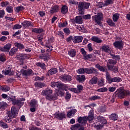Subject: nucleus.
Here are the masks:
<instances>
[{
    "label": "nucleus",
    "mask_w": 130,
    "mask_h": 130,
    "mask_svg": "<svg viewBox=\"0 0 130 130\" xmlns=\"http://www.w3.org/2000/svg\"><path fill=\"white\" fill-rule=\"evenodd\" d=\"M97 91L98 92H101V93H104L105 92H107L108 89H107V87H102L98 89Z\"/></svg>",
    "instance_id": "obj_59"
},
{
    "label": "nucleus",
    "mask_w": 130,
    "mask_h": 130,
    "mask_svg": "<svg viewBox=\"0 0 130 130\" xmlns=\"http://www.w3.org/2000/svg\"><path fill=\"white\" fill-rule=\"evenodd\" d=\"M98 83L99 87H103V86H104V79H101L100 80L98 81Z\"/></svg>",
    "instance_id": "obj_61"
},
{
    "label": "nucleus",
    "mask_w": 130,
    "mask_h": 130,
    "mask_svg": "<svg viewBox=\"0 0 130 130\" xmlns=\"http://www.w3.org/2000/svg\"><path fill=\"white\" fill-rule=\"evenodd\" d=\"M21 25L24 27V28H28L30 26H32V22L29 21L24 20L21 23Z\"/></svg>",
    "instance_id": "obj_34"
},
{
    "label": "nucleus",
    "mask_w": 130,
    "mask_h": 130,
    "mask_svg": "<svg viewBox=\"0 0 130 130\" xmlns=\"http://www.w3.org/2000/svg\"><path fill=\"white\" fill-rule=\"evenodd\" d=\"M124 42L122 40L116 41L113 43V46L117 49H122Z\"/></svg>",
    "instance_id": "obj_11"
},
{
    "label": "nucleus",
    "mask_w": 130,
    "mask_h": 130,
    "mask_svg": "<svg viewBox=\"0 0 130 130\" xmlns=\"http://www.w3.org/2000/svg\"><path fill=\"white\" fill-rule=\"evenodd\" d=\"M83 56V58L85 60H88V59H90V58H92V54H88L87 55V51L85 50V49L82 48L80 50Z\"/></svg>",
    "instance_id": "obj_14"
},
{
    "label": "nucleus",
    "mask_w": 130,
    "mask_h": 130,
    "mask_svg": "<svg viewBox=\"0 0 130 130\" xmlns=\"http://www.w3.org/2000/svg\"><path fill=\"white\" fill-rule=\"evenodd\" d=\"M101 96L99 95H93L89 98V100L91 101H95V100H100Z\"/></svg>",
    "instance_id": "obj_47"
},
{
    "label": "nucleus",
    "mask_w": 130,
    "mask_h": 130,
    "mask_svg": "<svg viewBox=\"0 0 130 130\" xmlns=\"http://www.w3.org/2000/svg\"><path fill=\"white\" fill-rule=\"evenodd\" d=\"M98 82V78L97 77H93L89 81V85H96Z\"/></svg>",
    "instance_id": "obj_35"
},
{
    "label": "nucleus",
    "mask_w": 130,
    "mask_h": 130,
    "mask_svg": "<svg viewBox=\"0 0 130 130\" xmlns=\"http://www.w3.org/2000/svg\"><path fill=\"white\" fill-rule=\"evenodd\" d=\"M77 74H79L80 75H83L86 73V68H80L79 69L76 71Z\"/></svg>",
    "instance_id": "obj_51"
},
{
    "label": "nucleus",
    "mask_w": 130,
    "mask_h": 130,
    "mask_svg": "<svg viewBox=\"0 0 130 130\" xmlns=\"http://www.w3.org/2000/svg\"><path fill=\"white\" fill-rule=\"evenodd\" d=\"M68 11H69V8L68 7V6H67V5H63L62 6L61 9V14H62L63 15H66V14L68 13Z\"/></svg>",
    "instance_id": "obj_37"
},
{
    "label": "nucleus",
    "mask_w": 130,
    "mask_h": 130,
    "mask_svg": "<svg viewBox=\"0 0 130 130\" xmlns=\"http://www.w3.org/2000/svg\"><path fill=\"white\" fill-rule=\"evenodd\" d=\"M1 89L2 91H4V92H8L10 91V86H1Z\"/></svg>",
    "instance_id": "obj_60"
},
{
    "label": "nucleus",
    "mask_w": 130,
    "mask_h": 130,
    "mask_svg": "<svg viewBox=\"0 0 130 130\" xmlns=\"http://www.w3.org/2000/svg\"><path fill=\"white\" fill-rule=\"evenodd\" d=\"M78 111L77 109H72L68 113H67V116L68 117H72V115H75L76 114V113Z\"/></svg>",
    "instance_id": "obj_39"
},
{
    "label": "nucleus",
    "mask_w": 130,
    "mask_h": 130,
    "mask_svg": "<svg viewBox=\"0 0 130 130\" xmlns=\"http://www.w3.org/2000/svg\"><path fill=\"white\" fill-rule=\"evenodd\" d=\"M35 87H38V88H43V87H45V83L41 82H37L35 83Z\"/></svg>",
    "instance_id": "obj_44"
},
{
    "label": "nucleus",
    "mask_w": 130,
    "mask_h": 130,
    "mask_svg": "<svg viewBox=\"0 0 130 130\" xmlns=\"http://www.w3.org/2000/svg\"><path fill=\"white\" fill-rule=\"evenodd\" d=\"M60 80L62 82H70L72 80V77L69 75L64 74L60 76Z\"/></svg>",
    "instance_id": "obj_17"
},
{
    "label": "nucleus",
    "mask_w": 130,
    "mask_h": 130,
    "mask_svg": "<svg viewBox=\"0 0 130 130\" xmlns=\"http://www.w3.org/2000/svg\"><path fill=\"white\" fill-rule=\"evenodd\" d=\"M55 118H57L58 120H63L66 118V113L64 112H56L54 114Z\"/></svg>",
    "instance_id": "obj_12"
},
{
    "label": "nucleus",
    "mask_w": 130,
    "mask_h": 130,
    "mask_svg": "<svg viewBox=\"0 0 130 130\" xmlns=\"http://www.w3.org/2000/svg\"><path fill=\"white\" fill-rule=\"evenodd\" d=\"M109 118H110V120L115 121V120H117V119H118V115L115 113H113L109 115Z\"/></svg>",
    "instance_id": "obj_32"
},
{
    "label": "nucleus",
    "mask_w": 130,
    "mask_h": 130,
    "mask_svg": "<svg viewBox=\"0 0 130 130\" xmlns=\"http://www.w3.org/2000/svg\"><path fill=\"white\" fill-rule=\"evenodd\" d=\"M91 20L99 26H101L102 25L101 21L103 20V13L101 12L98 13L97 15L92 16Z\"/></svg>",
    "instance_id": "obj_7"
},
{
    "label": "nucleus",
    "mask_w": 130,
    "mask_h": 130,
    "mask_svg": "<svg viewBox=\"0 0 130 130\" xmlns=\"http://www.w3.org/2000/svg\"><path fill=\"white\" fill-rule=\"evenodd\" d=\"M86 117V121L87 123V121H92L93 119H94V113H93V111H90V112L88 113V116H85Z\"/></svg>",
    "instance_id": "obj_25"
},
{
    "label": "nucleus",
    "mask_w": 130,
    "mask_h": 130,
    "mask_svg": "<svg viewBox=\"0 0 130 130\" xmlns=\"http://www.w3.org/2000/svg\"><path fill=\"white\" fill-rule=\"evenodd\" d=\"M76 24H83V18L81 16H77L76 17Z\"/></svg>",
    "instance_id": "obj_40"
},
{
    "label": "nucleus",
    "mask_w": 130,
    "mask_h": 130,
    "mask_svg": "<svg viewBox=\"0 0 130 130\" xmlns=\"http://www.w3.org/2000/svg\"><path fill=\"white\" fill-rule=\"evenodd\" d=\"M107 67L109 71H111L113 73L115 74H117L118 73V68L116 66H111L109 64H107Z\"/></svg>",
    "instance_id": "obj_20"
},
{
    "label": "nucleus",
    "mask_w": 130,
    "mask_h": 130,
    "mask_svg": "<svg viewBox=\"0 0 130 130\" xmlns=\"http://www.w3.org/2000/svg\"><path fill=\"white\" fill-rule=\"evenodd\" d=\"M57 68H52L47 72L46 77H50V76L55 75V74H57Z\"/></svg>",
    "instance_id": "obj_15"
},
{
    "label": "nucleus",
    "mask_w": 130,
    "mask_h": 130,
    "mask_svg": "<svg viewBox=\"0 0 130 130\" xmlns=\"http://www.w3.org/2000/svg\"><path fill=\"white\" fill-rule=\"evenodd\" d=\"M32 32L36 33L37 34H40V33H43V32H45V30L42 28H32Z\"/></svg>",
    "instance_id": "obj_33"
},
{
    "label": "nucleus",
    "mask_w": 130,
    "mask_h": 130,
    "mask_svg": "<svg viewBox=\"0 0 130 130\" xmlns=\"http://www.w3.org/2000/svg\"><path fill=\"white\" fill-rule=\"evenodd\" d=\"M84 38L82 36H75L73 39V43H80L83 41Z\"/></svg>",
    "instance_id": "obj_26"
},
{
    "label": "nucleus",
    "mask_w": 130,
    "mask_h": 130,
    "mask_svg": "<svg viewBox=\"0 0 130 130\" xmlns=\"http://www.w3.org/2000/svg\"><path fill=\"white\" fill-rule=\"evenodd\" d=\"M36 66L39 68H41V69L43 70V71H47V69H46V64H45L44 63L40 62H36Z\"/></svg>",
    "instance_id": "obj_31"
},
{
    "label": "nucleus",
    "mask_w": 130,
    "mask_h": 130,
    "mask_svg": "<svg viewBox=\"0 0 130 130\" xmlns=\"http://www.w3.org/2000/svg\"><path fill=\"white\" fill-rule=\"evenodd\" d=\"M7 60V58L6 57V55L4 53L0 54V61L2 62H5Z\"/></svg>",
    "instance_id": "obj_56"
},
{
    "label": "nucleus",
    "mask_w": 130,
    "mask_h": 130,
    "mask_svg": "<svg viewBox=\"0 0 130 130\" xmlns=\"http://www.w3.org/2000/svg\"><path fill=\"white\" fill-rule=\"evenodd\" d=\"M68 26V21H65L63 23L60 22L58 23V27L60 28H63Z\"/></svg>",
    "instance_id": "obj_58"
},
{
    "label": "nucleus",
    "mask_w": 130,
    "mask_h": 130,
    "mask_svg": "<svg viewBox=\"0 0 130 130\" xmlns=\"http://www.w3.org/2000/svg\"><path fill=\"white\" fill-rule=\"evenodd\" d=\"M22 28V25L20 24H15L13 26L12 29L13 30H17L18 29H21Z\"/></svg>",
    "instance_id": "obj_63"
},
{
    "label": "nucleus",
    "mask_w": 130,
    "mask_h": 130,
    "mask_svg": "<svg viewBox=\"0 0 130 130\" xmlns=\"http://www.w3.org/2000/svg\"><path fill=\"white\" fill-rule=\"evenodd\" d=\"M29 130H41V128L37 127L36 126H30L28 127Z\"/></svg>",
    "instance_id": "obj_64"
},
{
    "label": "nucleus",
    "mask_w": 130,
    "mask_h": 130,
    "mask_svg": "<svg viewBox=\"0 0 130 130\" xmlns=\"http://www.w3.org/2000/svg\"><path fill=\"white\" fill-rule=\"evenodd\" d=\"M68 54L70 55V56H71V57H75L77 54V51H76V49H72L68 51Z\"/></svg>",
    "instance_id": "obj_38"
},
{
    "label": "nucleus",
    "mask_w": 130,
    "mask_h": 130,
    "mask_svg": "<svg viewBox=\"0 0 130 130\" xmlns=\"http://www.w3.org/2000/svg\"><path fill=\"white\" fill-rule=\"evenodd\" d=\"M101 50L103 52H106V53H109L110 54L111 53V51L110 50V47H109V45H104L101 47Z\"/></svg>",
    "instance_id": "obj_22"
},
{
    "label": "nucleus",
    "mask_w": 130,
    "mask_h": 130,
    "mask_svg": "<svg viewBox=\"0 0 130 130\" xmlns=\"http://www.w3.org/2000/svg\"><path fill=\"white\" fill-rule=\"evenodd\" d=\"M42 40H43V34H41L40 36H38V40L39 41V42L41 43V44H42L43 43V42L42 41Z\"/></svg>",
    "instance_id": "obj_62"
},
{
    "label": "nucleus",
    "mask_w": 130,
    "mask_h": 130,
    "mask_svg": "<svg viewBox=\"0 0 130 130\" xmlns=\"http://www.w3.org/2000/svg\"><path fill=\"white\" fill-rule=\"evenodd\" d=\"M6 99L7 100L11 101V102H12L13 105H16V106H19V107H22V106L24 105V102H23L26 100V99H25L24 98L20 99L19 100H17L16 99V96L10 97L8 95Z\"/></svg>",
    "instance_id": "obj_3"
},
{
    "label": "nucleus",
    "mask_w": 130,
    "mask_h": 130,
    "mask_svg": "<svg viewBox=\"0 0 130 130\" xmlns=\"http://www.w3.org/2000/svg\"><path fill=\"white\" fill-rule=\"evenodd\" d=\"M113 3H114L113 0H106L104 4V7H107V6H109V5H112Z\"/></svg>",
    "instance_id": "obj_57"
},
{
    "label": "nucleus",
    "mask_w": 130,
    "mask_h": 130,
    "mask_svg": "<svg viewBox=\"0 0 130 130\" xmlns=\"http://www.w3.org/2000/svg\"><path fill=\"white\" fill-rule=\"evenodd\" d=\"M90 8V3L85 2H79L78 5V10L80 15H84L85 10H88Z\"/></svg>",
    "instance_id": "obj_4"
},
{
    "label": "nucleus",
    "mask_w": 130,
    "mask_h": 130,
    "mask_svg": "<svg viewBox=\"0 0 130 130\" xmlns=\"http://www.w3.org/2000/svg\"><path fill=\"white\" fill-rule=\"evenodd\" d=\"M15 46H16L18 48V49H24V45L21 44L20 43L16 42L14 43Z\"/></svg>",
    "instance_id": "obj_48"
},
{
    "label": "nucleus",
    "mask_w": 130,
    "mask_h": 130,
    "mask_svg": "<svg viewBox=\"0 0 130 130\" xmlns=\"http://www.w3.org/2000/svg\"><path fill=\"white\" fill-rule=\"evenodd\" d=\"M99 122H101L102 124H107V120L105 117L102 116H99L97 117Z\"/></svg>",
    "instance_id": "obj_29"
},
{
    "label": "nucleus",
    "mask_w": 130,
    "mask_h": 130,
    "mask_svg": "<svg viewBox=\"0 0 130 130\" xmlns=\"http://www.w3.org/2000/svg\"><path fill=\"white\" fill-rule=\"evenodd\" d=\"M17 51H18V48H13L11 49L10 51L9 52V55L11 56H13L14 54H16L17 53Z\"/></svg>",
    "instance_id": "obj_45"
},
{
    "label": "nucleus",
    "mask_w": 130,
    "mask_h": 130,
    "mask_svg": "<svg viewBox=\"0 0 130 130\" xmlns=\"http://www.w3.org/2000/svg\"><path fill=\"white\" fill-rule=\"evenodd\" d=\"M119 16H120V15L118 13L114 14L112 17L113 21L116 23V22L118 21V19H119Z\"/></svg>",
    "instance_id": "obj_43"
},
{
    "label": "nucleus",
    "mask_w": 130,
    "mask_h": 130,
    "mask_svg": "<svg viewBox=\"0 0 130 130\" xmlns=\"http://www.w3.org/2000/svg\"><path fill=\"white\" fill-rule=\"evenodd\" d=\"M20 72L25 77H27L28 76H34V73L33 72V70L30 69H28L26 70L22 69Z\"/></svg>",
    "instance_id": "obj_13"
},
{
    "label": "nucleus",
    "mask_w": 130,
    "mask_h": 130,
    "mask_svg": "<svg viewBox=\"0 0 130 130\" xmlns=\"http://www.w3.org/2000/svg\"><path fill=\"white\" fill-rule=\"evenodd\" d=\"M13 118H14V117L12 116V114L11 113V112H8L7 113V116L5 118V120L8 123H10V122H12V120H13Z\"/></svg>",
    "instance_id": "obj_28"
},
{
    "label": "nucleus",
    "mask_w": 130,
    "mask_h": 130,
    "mask_svg": "<svg viewBox=\"0 0 130 130\" xmlns=\"http://www.w3.org/2000/svg\"><path fill=\"white\" fill-rule=\"evenodd\" d=\"M83 87L82 85H77V88H69V90L73 92L74 93H76V94H80L83 91Z\"/></svg>",
    "instance_id": "obj_9"
},
{
    "label": "nucleus",
    "mask_w": 130,
    "mask_h": 130,
    "mask_svg": "<svg viewBox=\"0 0 130 130\" xmlns=\"http://www.w3.org/2000/svg\"><path fill=\"white\" fill-rule=\"evenodd\" d=\"M51 86L52 88H57L58 89H61L63 91H68L69 87L67 84L62 83L61 82H53L51 83Z\"/></svg>",
    "instance_id": "obj_5"
},
{
    "label": "nucleus",
    "mask_w": 130,
    "mask_h": 130,
    "mask_svg": "<svg viewBox=\"0 0 130 130\" xmlns=\"http://www.w3.org/2000/svg\"><path fill=\"white\" fill-rule=\"evenodd\" d=\"M2 73L5 76H14V72L12 71V69L10 67H8L5 70H3Z\"/></svg>",
    "instance_id": "obj_18"
},
{
    "label": "nucleus",
    "mask_w": 130,
    "mask_h": 130,
    "mask_svg": "<svg viewBox=\"0 0 130 130\" xmlns=\"http://www.w3.org/2000/svg\"><path fill=\"white\" fill-rule=\"evenodd\" d=\"M59 9V7L58 5L52 6L50 9V14H54V13H57V12H58Z\"/></svg>",
    "instance_id": "obj_30"
},
{
    "label": "nucleus",
    "mask_w": 130,
    "mask_h": 130,
    "mask_svg": "<svg viewBox=\"0 0 130 130\" xmlns=\"http://www.w3.org/2000/svg\"><path fill=\"white\" fill-rule=\"evenodd\" d=\"M6 12L9 14L14 12V7L12 6H9L6 7Z\"/></svg>",
    "instance_id": "obj_52"
},
{
    "label": "nucleus",
    "mask_w": 130,
    "mask_h": 130,
    "mask_svg": "<svg viewBox=\"0 0 130 130\" xmlns=\"http://www.w3.org/2000/svg\"><path fill=\"white\" fill-rule=\"evenodd\" d=\"M91 40V41H93V42H95L96 43H102V40L96 36H92Z\"/></svg>",
    "instance_id": "obj_36"
},
{
    "label": "nucleus",
    "mask_w": 130,
    "mask_h": 130,
    "mask_svg": "<svg viewBox=\"0 0 130 130\" xmlns=\"http://www.w3.org/2000/svg\"><path fill=\"white\" fill-rule=\"evenodd\" d=\"M0 126L3 127V128H8L9 125L7 124V123L4 122L3 120L0 121Z\"/></svg>",
    "instance_id": "obj_50"
},
{
    "label": "nucleus",
    "mask_w": 130,
    "mask_h": 130,
    "mask_svg": "<svg viewBox=\"0 0 130 130\" xmlns=\"http://www.w3.org/2000/svg\"><path fill=\"white\" fill-rule=\"evenodd\" d=\"M117 63V60L116 59H109L107 62V64H110V66H115Z\"/></svg>",
    "instance_id": "obj_42"
},
{
    "label": "nucleus",
    "mask_w": 130,
    "mask_h": 130,
    "mask_svg": "<svg viewBox=\"0 0 130 130\" xmlns=\"http://www.w3.org/2000/svg\"><path fill=\"white\" fill-rule=\"evenodd\" d=\"M76 80L79 83H83L86 81V76L85 75H77L76 76Z\"/></svg>",
    "instance_id": "obj_27"
},
{
    "label": "nucleus",
    "mask_w": 130,
    "mask_h": 130,
    "mask_svg": "<svg viewBox=\"0 0 130 130\" xmlns=\"http://www.w3.org/2000/svg\"><path fill=\"white\" fill-rule=\"evenodd\" d=\"M8 107V104L4 102H0V109L1 110H4L6 109Z\"/></svg>",
    "instance_id": "obj_41"
},
{
    "label": "nucleus",
    "mask_w": 130,
    "mask_h": 130,
    "mask_svg": "<svg viewBox=\"0 0 130 130\" xmlns=\"http://www.w3.org/2000/svg\"><path fill=\"white\" fill-rule=\"evenodd\" d=\"M10 113L11 114V116H13V118H16V117H17V114L19 113V111H18V110H17L16 107L13 106L11 108V112H10Z\"/></svg>",
    "instance_id": "obj_24"
},
{
    "label": "nucleus",
    "mask_w": 130,
    "mask_h": 130,
    "mask_svg": "<svg viewBox=\"0 0 130 130\" xmlns=\"http://www.w3.org/2000/svg\"><path fill=\"white\" fill-rule=\"evenodd\" d=\"M11 47L12 44L8 43L5 45L3 47H1V51H2V52H9Z\"/></svg>",
    "instance_id": "obj_19"
},
{
    "label": "nucleus",
    "mask_w": 130,
    "mask_h": 130,
    "mask_svg": "<svg viewBox=\"0 0 130 130\" xmlns=\"http://www.w3.org/2000/svg\"><path fill=\"white\" fill-rule=\"evenodd\" d=\"M40 58L43 59L44 61L47 62L49 59H50V55L48 53L42 54L40 55Z\"/></svg>",
    "instance_id": "obj_21"
},
{
    "label": "nucleus",
    "mask_w": 130,
    "mask_h": 130,
    "mask_svg": "<svg viewBox=\"0 0 130 130\" xmlns=\"http://www.w3.org/2000/svg\"><path fill=\"white\" fill-rule=\"evenodd\" d=\"M64 95V91L63 89H61V88H58L57 90H56L55 93L54 94V100H56L57 98L59 96L62 97Z\"/></svg>",
    "instance_id": "obj_10"
},
{
    "label": "nucleus",
    "mask_w": 130,
    "mask_h": 130,
    "mask_svg": "<svg viewBox=\"0 0 130 130\" xmlns=\"http://www.w3.org/2000/svg\"><path fill=\"white\" fill-rule=\"evenodd\" d=\"M110 55H111V56H112V58H113V59H117V60H120V56H119V55H115L114 54H112L111 53L110 54Z\"/></svg>",
    "instance_id": "obj_55"
},
{
    "label": "nucleus",
    "mask_w": 130,
    "mask_h": 130,
    "mask_svg": "<svg viewBox=\"0 0 130 130\" xmlns=\"http://www.w3.org/2000/svg\"><path fill=\"white\" fill-rule=\"evenodd\" d=\"M80 126H81V124H80L79 123H76L74 125H72L70 128L71 130H77Z\"/></svg>",
    "instance_id": "obj_53"
},
{
    "label": "nucleus",
    "mask_w": 130,
    "mask_h": 130,
    "mask_svg": "<svg viewBox=\"0 0 130 130\" xmlns=\"http://www.w3.org/2000/svg\"><path fill=\"white\" fill-rule=\"evenodd\" d=\"M95 67L96 69H98L100 72H105L106 73V79L108 81L109 84H111L112 83H120V82L122 81V79H121V78L120 77L111 78V76H110L109 73H108V71L105 70L103 66H100L99 63L96 64L95 66Z\"/></svg>",
    "instance_id": "obj_2"
},
{
    "label": "nucleus",
    "mask_w": 130,
    "mask_h": 130,
    "mask_svg": "<svg viewBox=\"0 0 130 130\" xmlns=\"http://www.w3.org/2000/svg\"><path fill=\"white\" fill-rule=\"evenodd\" d=\"M107 23L109 26H110V27H115V23L113 22V21L111 19L109 18L107 21Z\"/></svg>",
    "instance_id": "obj_49"
},
{
    "label": "nucleus",
    "mask_w": 130,
    "mask_h": 130,
    "mask_svg": "<svg viewBox=\"0 0 130 130\" xmlns=\"http://www.w3.org/2000/svg\"><path fill=\"white\" fill-rule=\"evenodd\" d=\"M10 5V2H8V1H3L1 2V6L2 8H6L7 7H8V6Z\"/></svg>",
    "instance_id": "obj_54"
},
{
    "label": "nucleus",
    "mask_w": 130,
    "mask_h": 130,
    "mask_svg": "<svg viewBox=\"0 0 130 130\" xmlns=\"http://www.w3.org/2000/svg\"><path fill=\"white\" fill-rule=\"evenodd\" d=\"M23 10H25V8L23 7V6L21 5L16 7L15 11L16 13H20V12H22Z\"/></svg>",
    "instance_id": "obj_46"
},
{
    "label": "nucleus",
    "mask_w": 130,
    "mask_h": 130,
    "mask_svg": "<svg viewBox=\"0 0 130 130\" xmlns=\"http://www.w3.org/2000/svg\"><path fill=\"white\" fill-rule=\"evenodd\" d=\"M85 73L86 74H88V75H91L92 74H98V71H97V69L91 67L90 69L85 68Z\"/></svg>",
    "instance_id": "obj_16"
},
{
    "label": "nucleus",
    "mask_w": 130,
    "mask_h": 130,
    "mask_svg": "<svg viewBox=\"0 0 130 130\" xmlns=\"http://www.w3.org/2000/svg\"><path fill=\"white\" fill-rule=\"evenodd\" d=\"M53 91L51 89H45L42 91V95L46 96V99L49 101L54 100V94H52Z\"/></svg>",
    "instance_id": "obj_6"
},
{
    "label": "nucleus",
    "mask_w": 130,
    "mask_h": 130,
    "mask_svg": "<svg viewBox=\"0 0 130 130\" xmlns=\"http://www.w3.org/2000/svg\"><path fill=\"white\" fill-rule=\"evenodd\" d=\"M129 95V90H124L123 87H120L119 89H117L113 94L111 102V103H114L116 97H117L118 99H124L125 97H127Z\"/></svg>",
    "instance_id": "obj_1"
},
{
    "label": "nucleus",
    "mask_w": 130,
    "mask_h": 130,
    "mask_svg": "<svg viewBox=\"0 0 130 130\" xmlns=\"http://www.w3.org/2000/svg\"><path fill=\"white\" fill-rule=\"evenodd\" d=\"M86 118L85 116L83 117L80 116L79 117L77 120L78 122L79 123H81L82 125H85L86 123H87V122L86 121Z\"/></svg>",
    "instance_id": "obj_23"
},
{
    "label": "nucleus",
    "mask_w": 130,
    "mask_h": 130,
    "mask_svg": "<svg viewBox=\"0 0 130 130\" xmlns=\"http://www.w3.org/2000/svg\"><path fill=\"white\" fill-rule=\"evenodd\" d=\"M29 106L31 112H35L36 111V108L38 107V101L36 99L30 100Z\"/></svg>",
    "instance_id": "obj_8"
}]
</instances>
